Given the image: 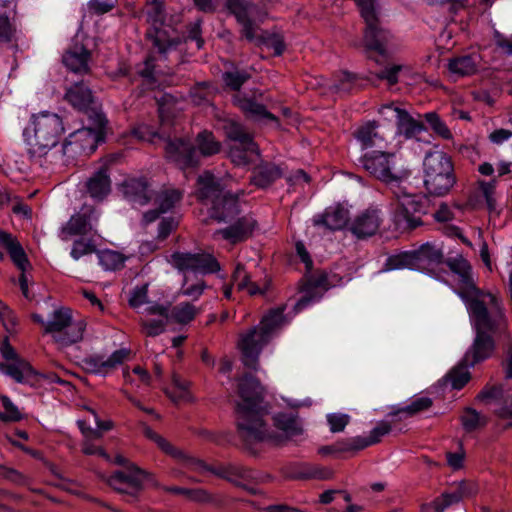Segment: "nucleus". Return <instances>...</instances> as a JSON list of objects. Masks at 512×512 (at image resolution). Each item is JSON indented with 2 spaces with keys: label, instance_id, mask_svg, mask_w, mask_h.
<instances>
[{
  "label": "nucleus",
  "instance_id": "1",
  "mask_svg": "<svg viewBox=\"0 0 512 512\" xmlns=\"http://www.w3.org/2000/svg\"><path fill=\"white\" fill-rule=\"evenodd\" d=\"M238 393L241 401L236 408L237 432L247 449L253 451V445L262 442L282 445L303 434L302 422L292 411L276 413L273 416L276 431L268 430L264 420L268 411L262 405L264 388L252 375L240 379Z\"/></svg>",
  "mask_w": 512,
  "mask_h": 512
},
{
  "label": "nucleus",
  "instance_id": "2",
  "mask_svg": "<svg viewBox=\"0 0 512 512\" xmlns=\"http://www.w3.org/2000/svg\"><path fill=\"white\" fill-rule=\"evenodd\" d=\"M465 301L474 332L510 339L509 321L503 301L496 294L480 291Z\"/></svg>",
  "mask_w": 512,
  "mask_h": 512
},
{
  "label": "nucleus",
  "instance_id": "3",
  "mask_svg": "<svg viewBox=\"0 0 512 512\" xmlns=\"http://www.w3.org/2000/svg\"><path fill=\"white\" fill-rule=\"evenodd\" d=\"M65 133L62 117L50 111H41L31 115L23 130L27 152L32 159H41L58 145Z\"/></svg>",
  "mask_w": 512,
  "mask_h": 512
},
{
  "label": "nucleus",
  "instance_id": "4",
  "mask_svg": "<svg viewBox=\"0 0 512 512\" xmlns=\"http://www.w3.org/2000/svg\"><path fill=\"white\" fill-rule=\"evenodd\" d=\"M283 312V307L270 310L258 326L240 335L238 348L241 351L242 362L246 367L257 370L262 349L286 323Z\"/></svg>",
  "mask_w": 512,
  "mask_h": 512
},
{
  "label": "nucleus",
  "instance_id": "5",
  "mask_svg": "<svg viewBox=\"0 0 512 512\" xmlns=\"http://www.w3.org/2000/svg\"><path fill=\"white\" fill-rule=\"evenodd\" d=\"M198 185V198L211 203V218L218 222H231L239 215L238 199L245 194L243 190L236 194L225 192L210 172L199 176Z\"/></svg>",
  "mask_w": 512,
  "mask_h": 512
},
{
  "label": "nucleus",
  "instance_id": "6",
  "mask_svg": "<svg viewBox=\"0 0 512 512\" xmlns=\"http://www.w3.org/2000/svg\"><path fill=\"white\" fill-rule=\"evenodd\" d=\"M196 145L197 147H194L184 139H175L166 143L165 150L169 159L181 168H187L199 165L200 156L209 157L221 149V143L207 130L198 133Z\"/></svg>",
  "mask_w": 512,
  "mask_h": 512
},
{
  "label": "nucleus",
  "instance_id": "7",
  "mask_svg": "<svg viewBox=\"0 0 512 512\" xmlns=\"http://www.w3.org/2000/svg\"><path fill=\"white\" fill-rule=\"evenodd\" d=\"M424 185L435 196H444L456 183L451 158L443 151L428 152L423 161Z\"/></svg>",
  "mask_w": 512,
  "mask_h": 512
},
{
  "label": "nucleus",
  "instance_id": "8",
  "mask_svg": "<svg viewBox=\"0 0 512 512\" xmlns=\"http://www.w3.org/2000/svg\"><path fill=\"white\" fill-rule=\"evenodd\" d=\"M147 21L150 24L146 38L159 55V59H166L167 54L176 50L180 38L176 31L165 24L164 6L160 0L149 3Z\"/></svg>",
  "mask_w": 512,
  "mask_h": 512
},
{
  "label": "nucleus",
  "instance_id": "9",
  "mask_svg": "<svg viewBox=\"0 0 512 512\" xmlns=\"http://www.w3.org/2000/svg\"><path fill=\"white\" fill-rule=\"evenodd\" d=\"M86 323L74 320L69 308L55 309L45 324V333L50 334L60 347H67L83 339Z\"/></svg>",
  "mask_w": 512,
  "mask_h": 512
},
{
  "label": "nucleus",
  "instance_id": "10",
  "mask_svg": "<svg viewBox=\"0 0 512 512\" xmlns=\"http://www.w3.org/2000/svg\"><path fill=\"white\" fill-rule=\"evenodd\" d=\"M393 221L398 229H414L422 224L421 215L426 213V199L421 195L408 193L396 185Z\"/></svg>",
  "mask_w": 512,
  "mask_h": 512
},
{
  "label": "nucleus",
  "instance_id": "11",
  "mask_svg": "<svg viewBox=\"0 0 512 512\" xmlns=\"http://www.w3.org/2000/svg\"><path fill=\"white\" fill-rule=\"evenodd\" d=\"M356 2L360 8L361 16L366 23L363 39L366 50L375 52L383 57L386 56L392 35L380 26L374 7V0H356Z\"/></svg>",
  "mask_w": 512,
  "mask_h": 512
},
{
  "label": "nucleus",
  "instance_id": "12",
  "mask_svg": "<svg viewBox=\"0 0 512 512\" xmlns=\"http://www.w3.org/2000/svg\"><path fill=\"white\" fill-rule=\"evenodd\" d=\"M225 8L241 25V34L248 41H260L259 24L263 23L267 13L249 0H225Z\"/></svg>",
  "mask_w": 512,
  "mask_h": 512
},
{
  "label": "nucleus",
  "instance_id": "13",
  "mask_svg": "<svg viewBox=\"0 0 512 512\" xmlns=\"http://www.w3.org/2000/svg\"><path fill=\"white\" fill-rule=\"evenodd\" d=\"M444 260L442 246L437 243L427 242L417 250L388 259L391 269H401L407 266H415L423 271L432 272Z\"/></svg>",
  "mask_w": 512,
  "mask_h": 512
},
{
  "label": "nucleus",
  "instance_id": "14",
  "mask_svg": "<svg viewBox=\"0 0 512 512\" xmlns=\"http://www.w3.org/2000/svg\"><path fill=\"white\" fill-rule=\"evenodd\" d=\"M360 162L367 172L387 184H397L409 175L408 170L396 167L393 153L373 151L363 155Z\"/></svg>",
  "mask_w": 512,
  "mask_h": 512
},
{
  "label": "nucleus",
  "instance_id": "15",
  "mask_svg": "<svg viewBox=\"0 0 512 512\" xmlns=\"http://www.w3.org/2000/svg\"><path fill=\"white\" fill-rule=\"evenodd\" d=\"M478 492L477 485L471 481H459L450 485L449 489L429 503L420 507V512H444L448 507L473 497Z\"/></svg>",
  "mask_w": 512,
  "mask_h": 512
},
{
  "label": "nucleus",
  "instance_id": "16",
  "mask_svg": "<svg viewBox=\"0 0 512 512\" xmlns=\"http://www.w3.org/2000/svg\"><path fill=\"white\" fill-rule=\"evenodd\" d=\"M97 220L96 210L92 206L84 205L61 227L59 236L67 241L73 236L87 235L93 231Z\"/></svg>",
  "mask_w": 512,
  "mask_h": 512
},
{
  "label": "nucleus",
  "instance_id": "17",
  "mask_svg": "<svg viewBox=\"0 0 512 512\" xmlns=\"http://www.w3.org/2000/svg\"><path fill=\"white\" fill-rule=\"evenodd\" d=\"M146 472L130 465L127 471H119L110 476L108 484L117 492L136 498L142 490Z\"/></svg>",
  "mask_w": 512,
  "mask_h": 512
},
{
  "label": "nucleus",
  "instance_id": "18",
  "mask_svg": "<svg viewBox=\"0 0 512 512\" xmlns=\"http://www.w3.org/2000/svg\"><path fill=\"white\" fill-rule=\"evenodd\" d=\"M449 269L457 276V284L459 286L458 295L466 300L471 296L480 294V289L476 287L474 282L472 267L469 262L461 255L451 257L446 260Z\"/></svg>",
  "mask_w": 512,
  "mask_h": 512
},
{
  "label": "nucleus",
  "instance_id": "19",
  "mask_svg": "<svg viewBox=\"0 0 512 512\" xmlns=\"http://www.w3.org/2000/svg\"><path fill=\"white\" fill-rule=\"evenodd\" d=\"M0 246L9 253L13 263L22 271L19 278L20 288L24 297L29 298L25 271L30 264L22 246L11 234L2 231L0 232Z\"/></svg>",
  "mask_w": 512,
  "mask_h": 512
},
{
  "label": "nucleus",
  "instance_id": "20",
  "mask_svg": "<svg viewBox=\"0 0 512 512\" xmlns=\"http://www.w3.org/2000/svg\"><path fill=\"white\" fill-rule=\"evenodd\" d=\"M229 223L228 227L216 230L213 233V238L221 237L231 244H236L248 239L256 227V220L251 215L237 216Z\"/></svg>",
  "mask_w": 512,
  "mask_h": 512
},
{
  "label": "nucleus",
  "instance_id": "21",
  "mask_svg": "<svg viewBox=\"0 0 512 512\" xmlns=\"http://www.w3.org/2000/svg\"><path fill=\"white\" fill-rule=\"evenodd\" d=\"M382 223L381 211L368 208L354 217L349 230L358 239H365L377 233Z\"/></svg>",
  "mask_w": 512,
  "mask_h": 512
},
{
  "label": "nucleus",
  "instance_id": "22",
  "mask_svg": "<svg viewBox=\"0 0 512 512\" xmlns=\"http://www.w3.org/2000/svg\"><path fill=\"white\" fill-rule=\"evenodd\" d=\"M200 311L201 310L199 308L190 302H181L175 305L170 312L166 306L156 303L143 309V312L148 315L164 316L166 319H171L179 324H187L191 322L196 315L200 313Z\"/></svg>",
  "mask_w": 512,
  "mask_h": 512
},
{
  "label": "nucleus",
  "instance_id": "23",
  "mask_svg": "<svg viewBox=\"0 0 512 512\" xmlns=\"http://www.w3.org/2000/svg\"><path fill=\"white\" fill-rule=\"evenodd\" d=\"M120 190L133 206L142 207L148 204L153 197V191L145 177H129L125 179L120 185Z\"/></svg>",
  "mask_w": 512,
  "mask_h": 512
},
{
  "label": "nucleus",
  "instance_id": "24",
  "mask_svg": "<svg viewBox=\"0 0 512 512\" xmlns=\"http://www.w3.org/2000/svg\"><path fill=\"white\" fill-rule=\"evenodd\" d=\"M129 355L130 350L122 348L114 351L107 359L93 355L85 358L83 363L88 372L105 376L128 360Z\"/></svg>",
  "mask_w": 512,
  "mask_h": 512
},
{
  "label": "nucleus",
  "instance_id": "25",
  "mask_svg": "<svg viewBox=\"0 0 512 512\" xmlns=\"http://www.w3.org/2000/svg\"><path fill=\"white\" fill-rule=\"evenodd\" d=\"M494 336L495 335L487 333L475 332L473 342L463 356L465 363H469L470 366H475L490 358L496 348Z\"/></svg>",
  "mask_w": 512,
  "mask_h": 512
},
{
  "label": "nucleus",
  "instance_id": "26",
  "mask_svg": "<svg viewBox=\"0 0 512 512\" xmlns=\"http://www.w3.org/2000/svg\"><path fill=\"white\" fill-rule=\"evenodd\" d=\"M98 133L92 128H81L71 133L63 144V154L92 153L97 146Z\"/></svg>",
  "mask_w": 512,
  "mask_h": 512
},
{
  "label": "nucleus",
  "instance_id": "27",
  "mask_svg": "<svg viewBox=\"0 0 512 512\" xmlns=\"http://www.w3.org/2000/svg\"><path fill=\"white\" fill-rule=\"evenodd\" d=\"M65 100L75 109L88 112L95 110V97L91 89L83 82H76L66 89Z\"/></svg>",
  "mask_w": 512,
  "mask_h": 512
},
{
  "label": "nucleus",
  "instance_id": "28",
  "mask_svg": "<svg viewBox=\"0 0 512 512\" xmlns=\"http://www.w3.org/2000/svg\"><path fill=\"white\" fill-rule=\"evenodd\" d=\"M349 219V211L341 205H333L325 209L321 214L313 217L314 226H323L329 230L344 228Z\"/></svg>",
  "mask_w": 512,
  "mask_h": 512
},
{
  "label": "nucleus",
  "instance_id": "29",
  "mask_svg": "<svg viewBox=\"0 0 512 512\" xmlns=\"http://www.w3.org/2000/svg\"><path fill=\"white\" fill-rule=\"evenodd\" d=\"M0 372L11 377L17 383L33 385L38 373L29 362L24 359H16L9 363H0Z\"/></svg>",
  "mask_w": 512,
  "mask_h": 512
},
{
  "label": "nucleus",
  "instance_id": "30",
  "mask_svg": "<svg viewBox=\"0 0 512 512\" xmlns=\"http://www.w3.org/2000/svg\"><path fill=\"white\" fill-rule=\"evenodd\" d=\"M325 291L328 289L327 275L320 273L312 276L303 286L302 291L304 295L296 302L294 310L300 312L306 308L311 302L321 298L322 293L317 290Z\"/></svg>",
  "mask_w": 512,
  "mask_h": 512
},
{
  "label": "nucleus",
  "instance_id": "31",
  "mask_svg": "<svg viewBox=\"0 0 512 512\" xmlns=\"http://www.w3.org/2000/svg\"><path fill=\"white\" fill-rule=\"evenodd\" d=\"M383 108L392 109L396 113V122L398 132L405 138L410 139L417 137L425 131V126L420 119L411 116L406 110L392 105H386Z\"/></svg>",
  "mask_w": 512,
  "mask_h": 512
},
{
  "label": "nucleus",
  "instance_id": "32",
  "mask_svg": "<svg viewBox=\"0 0 512 512\" xmlns=\"http://www.w3.org/2000/svg\"><path fill=\"white\" fill-rule=\"evenodd\" d=\"M480 62L478 53L456 56L448 61V71L455 78L471 76L478 71Z\"/></svg>",
  "mask_w": 512,
  "mask_h": 512
},
{
  "label": "nucleus",
  "instance_id": "33",
  "mask_svg": "<svg viewBox=\"0 0 512 512\" xmlns=\"http://www.w3.org/2000/svg\"><path fill=\"white\" fill-rule=\"evenodd\" d=\"M91 54L84 45L75 43L63 55L64 65L74 73H87Z\"/></svg>",
  "mask_w": 512,
  "mask_h": 512
},
{
  "label": "nucleus",
  "instance_id": "34",
  "mask_svg": "<svg viewBox=\"0 0 512 512\" xmlns=\"http://www.w3.org/2000/svg\"><path fill=\"white\" fill-rule=\"evenodd\" d=\"M222 129L226 137L233 144L244 145L246 149L257 152V144L254 142L252 135L238 122L232 119H225L222 122Z\"/></svg>",
  "mask_w": 512,
  "mask_h": 512
},
{
  "label": "nucleus",
  "instance_id": "35",
  "mask_svg": "<svg viewBox=\"0 0 512 512\" xmlns=\"http://www.w3.org/2000/svg\"><path fill=\"white\" fill-rule=\"evenodd\" d=\"M282 177V170L279 166L269 162H263L253 169L250 183L258 188H266Z\"/></svg>",
  "mask_w": 512,
  "mask_h": 512
},
{
  "label": "nucleus",
  "instance_id": "36",
  "mask_svg": "<svg viewBox=\"0 0 512 512\" xmlns=\"http://www.w3.org/2000/svg\"><path fill=\"white\" fill-rule=\"evenodd\" d=\"M87 192L89 195L97 200L104 199L111 190V181L108 174L107 166H102L91 176L87 183Z\"/></svg>",
  "mask_w": 512,
  "mask_h": 512
},
{
  "label": "nucleus",
  "instance_id": "37",
  "mask_svg": "<svg viewBox=\"0 0 512 512\" xmlns=\"http://www.w3.org/2000/svg\"><path fill=\"white\" fill-rule=\"evenodd\" d=\"M469 363H465L464 358L453 367L444 377V385L450 386L452 389L460 390L462 389L471 379V374L469 372Z\"/></svg>",
  "mask_w": 512,
  "mask_h": 512
},
{
  "label": "nucleus",
  "instance_id": "38",
  "mask_svg": "<svg viewBox=\"0 0 512 512\" xmlns=\"http://www.w3.org/2000/svg\"><path fill=\"white\" fill-rule=\"evenodd\" d=\"M392 430L388 422H379L371 431L368 437L357 436L353 437V445L355 450H361L381 441L382 437L389 434Z\"/></svg>",
  "mask_w": 512,
  "mask_h": 512
},
{
  "label": "nucleus",
  "instance_id": "39",
  "mask_svg": "<svg viewBox=\"0 0 512 512\" xmlns=\"http://www.w3.org/2000/svg\"><path fill=\"white\" fill-rule=\"evenodd\" d=\"M433 405V401L429 397H417L414 398L408 405L393 409L389 415L390 416H400V419L402 417L409 418L418 415L419 413H422L424 411H427L430 409Z\"/></svg>",
  "mask_w": 512,
  "mask_h": 512
},
{
  "label": "nucleus",
  "instance_id": "40",
  "mask_svg": "<svg viewBox=\"0 0 512 512\" xmlns=\"http://www.w3.org/2000/svg\"><path fill=\"white\" fill-rule=\"evenodd\" d=\"M378 126L376 121H368L355 130L354 137L363 149L373 147L376 145V140L380 139L377 132Z\"/></svg>",
  "mask_w": 512,
  "mask_h": 512
},
{
  "label": "nucleus",
  "instance_id": "41",
  "mask_svg": "<svg viewBox=\"0 0 512 512\" xmlns=\"http://www.w3.org/2000/svg\"><path fill=\"white\" fill-rule=\"evenodd\" d=\"M142 431L143 434L153 442L157 444V446L166 454L176 458V459H182L185 458L183 453L175 448L170 442H168L165 438H163L161 435L157 434L155 431H153L149 426L142 423Z\"/></svg>",
  "mask_w": 512,
  "mask_h": 512
},
{
  "label": "nucleus",
  "instance_id": "42",
  "mask_svg": "<svg viewBox=\"0 0 512 512\" xmlns=\"http://www.w3.org/2000/svg\"><path fill=\"white\" fill-rule=\"evenodd\" d=\"M182 199V192L174 188L163 189L156 195L155 203L160 212L165 213L174 208Z\"/></svg>",
  "mask_w": 512,
  "mask_h": 512
},
{
  "label": "nucleus",
  "instance_id": "43",
  "mask_svg": "<svg viewBox=\"0 0 512 512\" xmlns=\"http://www.w3.org/2000/svg\"><path fill=\"white\" fill-rule=\"evenodd\" d=\"M194 258L195 273L206 275L216 273L220 270L219 262L210 253H194Z\"/></svg>",
  "mask_w": 512,
  "mask_h": 512
},
{
  "label": "nucleus",
  "instance_id": "44",
  "mask_svg": "<svg viewBox=\"0 0 512 512\" xmlns=\"http://www.w3.org/2000/svg\"><path fill=\"white\" fill-rule=\"evenodd\" d=\"M241 110L250 118L255 120L268 119L275 121L276 117L266 110L265 106L251 99H243L240 101Z\"/></svg>",
  "mask_w": 512,
  "mask_h": 512
},
{
  "label": "nucleus",
  "instance_id": "45",
  "mask_svg": "<svg viewBox=\"0 0 512 512\" xmlns=\"http://www.w3.org/2000/svg\"><path fill=\"white\" fill-rule=\"evenodd\" d=\"M460 420L466 432L475 431L487 423V418L472 408H466Z\"/></svg>",
  "mask_w": 512,
  "mask_h": 512
},
{
  "label": "nucleus",
  "instance_id": "46",
  "mask_svg": "<svg viewBox=\"0 0 512 512\" xmlns=\"http://www.w3.org/2000/svg\"><path fill=\"white\" fill-rule=\"evenodd\" d=\"M169 262L174 268L184 273V275H187L188 272L195 273L194 253L174 252L171 254Z\"/></svg>",
  "mask_w": 512,
  "mask_h": 512
},
{
  "label": "nucleus",
  "instance_id": "47",
  "mask_svg": "<svg viewBox=\"0 0 512 512\" xmlns=\"http://www.w3.org/2000/svg\"><path fill=\"white\" fill-rule=\"evenodd\" d=\"M207 285L204 280L197 279L191 282L188 275H184L179 293L191 300H198L204 293Z\"/></svg>",
  "mask_w": 512,
  "mask_h": 512
},
{
  "label": "nucleus",
  "instance_id": "48",
  "mask_svg": "<svg viewBox=\"0 0 512 512\" xmlns=\"http://www.w3.org/2000/svg\"><path fill=\"white\" fill-rule=\"evenodd\" d=\"M98 259L100 265L105 270H118L124 266L125 257L113 250H104L98 253Z\"/></svg>",
  "mask_w": 512,
  "mask_h": 512
},
{
  "label": "nucleus",
  "instance_id": "49",
  "mask_svg": "<svg viewBox=\"0 0 512 512\" xmlns=\"http://www.w3.org/2000/svg\"><path fill=\"white\" fill-rule=\"evenodd\" d=\"M478 185L480 195L484 198L489 212H497V202L495 197L497 180L492 179L490 181H479Z\"/></svg>",
  "mask_w": 512,
  "mask_h": 512
},
{
  "label": "nucleus",
  "instance_id": "50",
  "mask_svg": "<svg viewBox=\"0 0 512 512\" xmlns=\"http://www.w3.org/2000/svg\"><path fill=\"white\" fill-rule=\"evenodd\" d=\"M172 382L174 385V389L172 391H166L169 398L175 403L188 400L189 382H187L186 380H182L180 376L176 373H173L172 375Z\"/></svg>",
  "mask_w": 512,
  "mask_h": 512
},
{
  "label": "nucleus",
  "instance_id": "51",
  "mask_svg": "<svg viewBox=\"0 0 512 512\" xmlns=\"http://www.w3.org/2000/svg\"><path fill=\"white\" fill-rule=\"evenodd\" d=\"M258 154H259L258 148H257V152H252V151L246 149V147L244 145H239V144H233L230 146V149H229V157H230L231 161L238 166L247 165L251 161V156L258 155Z\"/></svg>",
  "mask_w": 512,
  "mask_h": 512
},
{
  "label": "nucleus",
  "instance_id": "52",
  "mask_svg": "<svg viewBox=\"0 0 512 512\" xmlns=\"http://www.w3.org/2000/svg\"><path fill=\"white\" fill-rule=\"evenodd\" d=\"M96 251V245L91 239L81 238L73 242L70 255L74 260H79L81 257L91 255Z\"/></svg>",
  "mask_w": 512,
  "mask_h": 512
},
{
  "label": "nucleus",
  "instance_id": "53",
  "mask_svg": "<svg viewBox=\"0 0 512 512\" xmlns=\"http://www.w3.org/2000/svg\"><path fill=\"white\" fill-rule=\"evenodd\" d=\"M185 459H186L188 465L190 466V468L196 472L202 473V472L208 471V472H210L220 478H223V479H225V477H228L226 475L227 465L213 467V466L207 465L205 462H203L202 460H199V459H193V458H185Z\"/></svg>",
  "mask_w": 512,
  "mask_h": 512
},
{
  "label": "nucleus",
  "instance_id": "54",
  "mask_svg": "<svg viewBox=\"0 0 512 512\" xmlns=\"http://www.w3.org/2000/svg\"><path fill=\"white\" fill-rule=\"evenodd\" d=\"M0 399L5 410L3 413H0V421L17 422L22 419L21 412L9 397L2 395Z\"/></svg>",
  "mask_w": 512,
  "mask_h": 512
},
{
  "label": "nucleus",
  "instance_id": "55",
  "mask_svg": "<svg viewBox=\"0 0 512 512\" xmlns=\"http://www.w3.org/2000/svg\"><path fill=\"white\" fill-rule=\"evenodd\" d=\"M128 302L134 309H140L145 304H148L145 308L150 306L151 304L148 303V284L134 287L130 292Z\"/></svg>",
  "mask_w": 512,
  "mask_h": 512
},
{
  "label": "nucleus",
  "instance_id": "56",
  "mask_svg": "<svg viewBox=\"0 0 512 512\" xmlns=\"http://www.w3.org/2000/svg\"><path fill=\"white\" fill-rule=\"evenodd\" d=\"M224 83L232 90H239L241 86L250 78L246 71H228L222 76Z\"/></svg>",
  "mask_w": 512,
  "mask_h": 512
},
{
  "label": "nucleus",
  "instance_id": "57",
  "mask_svg": "<svg viewBox=\"0 0 512 512\" xmlns=\"http://www.w3.org/2000/svg\"><path fill=\"white\" fill-rule=\"evenodd\" d=\"M424 118L430 125L431 129L443 139L452 138V133L447 125L439 118L435 112H429L424 115Z\"/></svg>",
  "mask_w": 512,
  "mask_h": 512
},
{
  "label": "nucleus",
  "instance_id": "58",
  "mask_svg": "<svg viewBox=\"0 0 512 512\" xmlns=\"http://www.w3.org/2000/svg\"><path fill=\"white\" fill-rule=\"evenodd\" d=\"M161 319H142L141 326L146 336L155 337L164 332L168 319L161 316Z\"/></svg>",
  "mask_w": 512,
  "mask_h": 512
},
{
  "label": "nucleus",
  "instance_id": "59",
  "mask_svg": "<svg viewBox=\"0 0 512 512\" xmlns=\"http://www.w3.org/2000/svg\"><path fill=\"white\" fill-rule=\"evenodd\" d=\"M409 67L402 64H392L385 67L376 76L380 80H386L389 85H395L399 81V74L402 71H408Z\"/></svg>",
  "mask_w": 512,
  "mask_h": 512
},
{
  "label": "nucleus",
  "instance_id": "60",
  "mask_svg": "<svg viewBox=\"0 0 512 512\" xmlns=\"http://www.w3.org/2000/svg\"><path fill=\"white\" fill-rule=\"evenodd\" d=\"M226 475L228 477H225V480L233 483L236 486H242L241 480H246L251 476L249 470L236 464L227 465Z\"/></svg>",
  "mask_w": 512,
  "mask_h": 512
},
{
  "label": "nucleus",
  "instance_id": "61",
  "mask_svg": "<svg viewBox=\"0 0 512 512\" xmlns=\"http://www.w3.org/2000/svg\"><path fill=\"white\" fill-rule=\"evenodd\" d=\"M0 321L8 333L12 334L16 331L18 319L5 303L0 305Z\"/></svg>",
  "mask_w": 512,
  "mask_h": 512
},
{
  "label": "nucleus",
  "instance_id": "62",
  "mask_svg": "<svg viewBox=\"0 0 512 512\" xmlns=\"http://www.w3.org/2000/svg\"><path fill=\"white\" fill-rule=\"evenodd\" d=\"M155 61L154 55H149L143 63L137 66V73L148 81H154L158 73L154 64Z\"/></svg>",
  "mask_w": 512,
  "mask_h": 512
},
{
  "label": "nucleus",
  "instance_id": "63",
  "mask_svg": "<svg viewBox=\"0 0 512 512\" xmlns=\"http://www.w3.org/2000/svg\"><path fill=\"white\" fill-rule=\"evenodd\" d=\"M212 91L206 83L198 84L190 91L192 102L196 105L209 102Z\"/></svg>",
  "mask_w": 512,
  "mask_h": 512
},
{
  "label": "nucleus",
  "instance_id": "64",
  "mask_svg": "<svg viewBox=\"0 0 512 512\" xmlns=\"http://www.w3.org/2000/svg\"><path fill=\"white\" fill-rule=\"evenodd\" d=\"M508 342L504 346V357L501 362L502 369L506 379H512V337L507 339Z\"/></svg>",
  "mask_w": 512,
  "mask_h": 512
}]
</instances>
